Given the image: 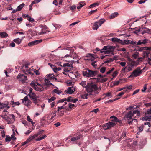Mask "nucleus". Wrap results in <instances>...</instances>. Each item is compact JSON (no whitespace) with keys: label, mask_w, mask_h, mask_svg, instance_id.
<instances>
[{"label":"nucleus","mask_w":151,"mask_h":151,"mask_svg":"<svg viewBox=\"0 0 151 151\" xmlns=\"http://www.w3.org/2000/svg\"><path fill=\"white\" fill-rule=\"evenodd\" d=\"M76 88L75 87H69L68 88L67 90H66L65 92L66 93L72 94L76 91Z\"/></svg>","instance_id":"nucleus-18"},{"label":"nucleus","mask_w":151,"mask_h":151,"mask_svg":"<svg viewBox=\"0 0 151 151\" xmlns=\"http://www.w3.org/2000/svg\"><path fill=\"white\" fill-rule=\"evenodd\" d=\"M56 116V112L54 111L53 113H52L49 116V119L51 120L54 117Z\"/></svg>","instance_id":"nucleus-37"},{"label":"nucleus","mask_w":151,"mask_h":151,"mask_svg":"<svg viewBox=\"0 0 151 151\" xmlns=\"http://www.w3.org/2000/svg\"><path fill=\"white\" fill-rule=\"evenodd\" d=\"M12 106L13 107H14L16 105H19L20 104V103L19 101H17V102H13V101H12Z\"/></svg>","instance_id":"nucleus-48"},{"label":"nucleus","mask_w":151,"mask_h":151,"mask_svg":"<svg viewBox=\"0 0 151 151\" xmlns=\"http://www.w3.org/2000/svg\"><path fill=\"white\" fill-rule=\"evenodd\" d=\"M129 62V65L132 67L137 66L139 64V60L134 61L132 59L130 58L129 57L127 58Z\"/></svg>","instance_id":"nucleus-9"},{"label":"nucleus","mask_w":151,"mask_h":151,"mask_svg":"<svg viewBox=\"0 0 151 151\" xmlns=\"http://www.w3.org/2000/svg\"><path fill=\"white\" fill-rule=\"evenodd\" d=\"M148 47H141L139 48L138 50V51L140 52L143 51V57L147 58L148 63L150 64V61L151 60V57H149V56H151V54L149 53V51L148 50Z\"/></svg>","instance_id":"nucleus-2"},{"label":"nucleus","mask_w":151,"mask_h":151,"mask_svg":"<svg viewBox=\"0 0 151 151\" xmlns=\"http://www.w3.org/2000/svg\"><path fill=\"white\" fill-rule=\"evenodd\" d=\"M110 118L113 119L112 120L111 122H119V123H121V120L118 119L116 117H115L114 116H112Z\"/></svg>","instance_id":"nucleus-28"},{"label":"nucleus","mask_w":151,"mask_h":151,"mask_svg":"<svg viewBox=\"0 0 151 151\" xmlns=\"http://www.w3.org/2000/svg\"><path fill=\"white\" fill-rule=\"evenodd\" d=\"M148 41V40L146 39L140 40H139L137 42V45H141L142 44H145Z\"/></svg>","instance_id":"nucleus-24"},{"label":"nucleus","mask_w":151,"mask_h":151,"mask_svg":"<svg viewBox=\"0 0 151 151\" xmlns=\"http://www.w3.org/2000/svg\"><path fill=\"white\" fill-rule=\"evenodd\" d=\"M88 94L86 93L84 94H81L80 95V96L81 98L83 99H86L88 98Z\"/></svg>","instance_id":"nucleus-43"},{"label":"nucleus","mask_w":151,"mask_h":151,"mask_svg":"<svg viewBox=\"0 0 151 151\" xmlns=\"http://www.w3.org/2000/svg\"><path fill=\"white\" fill-rule=\"evenodd\" d=\"M111 41L113 42H119L121 40L117 38L113 37L111 38Z\"/></svg>","instance_id":"nucleus-42"},{"label":"nucleus","mask_w":151,"mask_h":151,"mask_svg":"<svg viewBox=\"0 0 151 151\" xmlns=\"http://www.w3.org/2000/svg\"><path fill=\"white\" fill-rule=\"evenodd\" d=\"M22 40V39H20L19 38L14 39L13 40L14 42H15L16 44L19 45L20 44Z\"/></svg>","instance_id":"nucleus-29"},{"label":"nucleus","mask_w":151,"mask_h":151,"mask_svg":"<svg viewBox=\"0 0 151 151\" xmlns=\"http://www.w3.org/2000/svg\"><path fill=\"white\" fill-rule=\"evenodd\" d=\"M75 106V105L74 104L69 103V107L66 109V110L68 111H70L69 109H72Z\"/></svg>","instance_id":"nucleus-40"},{"label":"nucleus","mask_w":151,"mask_h":151,"mask_svg":"<svg viewBox=\"0 0 151 151\" xmlns=\"http://www.w3.org/2000/svg\"><path fill=\"white\" fill-rule=\"evenodd\" d=\"M24 6V3H22L18 6L17 8V10H18V11H20Z\"/></svg>","instance_id":"nucleus-36"},{"label":"nucleus","mask_w":151,"mask_h":151,"mask_svg":"<svg viewBox=\"0 0 151 151\" xmlns=\"http://www.w3.org/2000/svg\"><path fill=\"white\" fill-rule=\"evenodd\" d=\"M116 124L115 122H110L109 123L103 124L102 127L104 130H106L113 127Z\"/></svg>","instance_id":"nucleus-11"},{"label":"nucleus","mask_w":151,"mask_h":151,"mask_svg":"<svg viewBox=\"0 0 151 151\" xmlns=\"http://www.w3.org/2000/svg\"><path fill=\"white\" fill-rule=\"evenodd\" d=\"M106 21L105 19L104 18H101L99 21H97L99 26H101Z\"/></svg>","instance_id":"nucleus-27"},{"label":"nucleus","mask_w":151,"mask_h":151,"mask_svg":"<svg viewBox=\"0 0 151 151\" xmlns=\"http://www.w3.org/2000/svg\"><path fill=\"white\" fill-rule=\"evenodd\" d=\"M118 15V13L117 12H115L112 13L109 16V18L110 19H113L116 17Z\"/></svg>","instance_id":"nucleus-35"},{"label":"nucleus","mask_w":151,"mask_h":151,"mask_svg":"<svg viewBox=\"0 0 151 151\" xmlns=\"http://www.w3.org/2000/svg\"><path fill=\"white\" fill-rule=\"evenodd\" d=\"M104 95L105 96V97H112V95L111 93L108 92L104 94Z\"/></svg>","instance_id":"nucleus-44"},{"label":"nucleus","mask_w":151,"mask_h":151,"mask_svg":"<svg viewBox=\"0 0 151 151\" xmlns=\"http://www.w3.org/2000/svg\"><path fill=\"white\" fill-rule=\"evenodd\" d=\"M136 122L137 123V120L136 119H132V121H129H129H128V124L129 125L131 124H132V122Z\"/></svg>","instance_id":"nucleus-58"},{"label":"nucleus","mask_w":151,"mask_h":151,"mask_svg":"<svg viewBox=\"0 0 151 151\" xmlns=\"http://www.w3.org/2000/svg\"><path fill=\"white\" fill-rule=\"evenodd\" d=\"M11 138L9 136L7 135L5 138V141L6 142H9L11 140Z\"/></svg>","instance_id":"nucleus-51"},{"label":"nucleus","mask_w":151,"mask_h":151,"mask_svg":"<svg viewBox=\"0 0 151 151\" xmlns=\"http://www.w3.org/2000/svg\"><path fill=\"white\" fill-rule=\"evenodd\" d=\"M15 135V133L14 132V131L13 133L12 134L11 136V139H12L13 140H15L16 139V137L15 136H14V135Z\"/></svg>","instance_id":"nucleus-52"},{"label":"nucleus","mask_w":151,"mask_h":151,"mask_svg":"<svg viewBox=\"0 0 151 151\" xmlns=\"http://www.w3.org/2000/svg\"><path fill=\"white\" fill-rule=\"evenodd\" d=\"M134 76H129L128 77L127 79L126 78H123V79H120V80H121V83H123L125 82H127V79H129V78H131L132 77H133Z\"/></svg>","instance_id":"nucleus-38"},{"label":"nucleus","mask_w":151,"mask_h":151,"mask_svg":"<svg viewBox=\"0 0 151 151\" xmlns=\"http://www.w3.org/2000/svg\"><path fill=\"white\" fill-rule=\"evenodd\" d=\"M80 138V136L79 135L76 137H73L71 139V141L72 142H76Z\"/></svg>","instance_id":"nucleus-32"},{"label":"nucleus","mask_w":151,"mask_h":151,"mask_svg":"<svg viewBox=\"0 0 151 151\" xmlns=\"http://www.w3.org/2000/svg\"><path fill=\"white\" fill-rule=\"evenodd\" d=\"M83 76H94L97 74V72L91 71L88 69H85L83 71Z\"/></svg>","instance_id":"nucleus-8"},{"label":"nucleus","mask_w":151,"mask_h":151,"mask_svg":"<svg viewBox=\"0 0 151 151\" xmlns=\"http://www.w3.org/2000/svg\"><path fill=\"white\" fill-rule=\"evenodd\" d=\"M99 3H95L90 5L89 7L90 8H92L98 6L99 5Z\"/></svg>","instance_id":"nucleus-41"},{"label":"nucleus","mask_w":151,"mask_h":151,"mask_svg":"<svg viewBox=\"0 0 151 151\" xmlns=\"http://www.w3.org/2000/svg\"><path fill=\"white\" fill-rule=\"evenodd\" d=\"M141 68L140 67H138L136 69L134 70L132 73V74L130 76H132V75L134 76H138L142 74L143 69H141Z\"/></svg>","instance_id":"nucleus-15"},{"label":"nucleus","mask_w":151,"mask_h":151,"mask_svg":"<svg viewBox=\"0 0 151 151\" xmlns=\"http://www.w3.org/2000/svg\"><path fill=\"white\" fill-rule=\"evenodd\" d=\"M141 33L144 34L145 33L151 34V30L149 28L145 27L144 29L141 30Z\"/></svg>","instance_id":"nucleus-22"},{"label":"nucleus","mask_w":151,"mask_h":151,"mask_svg":"<svg viewBox=\"0 0 151 151\" xmlns=\"http://www.w3.org/2000/svg\"><path fill=\"white\" fill-rule=\"evenodd\" d=\"M48 65H49L52 68V70L55 72H57L61 70V68H57L56 66L53 65L50 63H49Z\"/></svg>","instance_id":"nucleus-21"},{"label":"nucleus","mask_w":151,"mask_h":151,"mask_svg":"<svg viewBox=\"0 0 151 151\" xmlns=\"http://www.w3.org/2000/svg\"><path fill=\"white\" fill-rule=\"evenodd\" d=\"M53 91L58 94H59L61 93V91L59 90L58 88L54 89Z\"/></svg>","instance_id":"nucleus-45"},{"label":"nucleus","mask_w":151,"mask_h":151,"mask_svg":"<svg viewBox=\"0 0 151 151\" xmlns=\"http://www.w3.org/2000/svg\"><path fill=\"white\" fill-rule=\"evenodd\" d=\"M17 78L22 83L25 82L27 80V76H17Z\"/></svg>","instance_id":"nucleus-23"},{"label":"nucleus","mask_w":151,"mask_h":151,"mask_svg":"<svg viewBox=\"0 0 151 151\" xmlns=\"http://www.w3.org/2000/svg\"><path fill=\"white\" fill-rule=\"evenodd\" d=\"M112 49L113 46L109 45L105 46L102 49H101L100 52L105 54H108L111 52V50Z\"/></svg>","instance_id":"nucleus-7"},{"label":"nucleus","mask_w":151,"mask_h":151,"mask_svg":"<svg viewBox=\"0 0 151 151\" xmlns=\"http://www.w3.org/2000/svg\"><path fill=\"white\" fill-rule=\"evenodd\" d=\"M97 9H95L90 11L88 13V14L89 15H91L92 14H93L97 11Z\"/></svg>","instance_id":"nucleus-53"},{"label":"nucleus","mask_w":151,"mask_h":151,"mask_svg":"<svg viewBox=\"0 0 151 151\" xmlns=\"http://www.w3.org/2000/svg\"><path fill=\"white\" fill-rule=\"evenodd\" d=\"M98 87L97 85L92 82L88 83L86 87V90L89 95L97 94L99 93L97 91Z\"/></svg>","instance_id":"nucleus-1"},{"label":"nucleus","mask_w":151,"mask_h":151,"mask_svg":"<svg viewBox=\"0 0 151 151\" xmlns=\"http://www.w3.org/2000/svg\"><path fill=\"white\" fill-rule=\"evenodd\" d=\"M42 87L43 88V90H44V89H47V87L49 86H46L45 84H42Z\"/></svg>","instance_id":"nucleus-61"},{"label":"nucleus","mask_w":151,"mask_h":151,"mask_svg":"<svg viewBox=\"0 0 151 151\" xmlns=\"http://www.w3.org/2000/svg\"><path fill=\"white\" fill-rule=\"evenodd\" d=\"M64 108L67 109L66 107L64 106V105H63L62 106H58V107L57 111L58 117H60L64 114V111H61V110Z\"/></svg>","instance_id":"nucleus-14"},{"label":"nucleus","mask_w":151,"mask_h":151,"mask_svg":"<svg viewBox=\"0 0 151 151\" xmlns=\"http://www.w3.org/2000/svg\"><path fill=\"white\" fill-rule=\"evenodd\" d=\"M139 53L138 52H135V53L133 54L132 55V56L134 59H136L137 58L138 56Z\"/></svg>","instance_id":"nucleus-46"},{"label":"nucleus","mask_w":151,"mask_h":151,"mask_svg":"<svg viewBox=\"0 0 151 151\" xmlns=\"http://www.w3.org/2000/svg\"><path fill=\"white\" fill-rule=\"evenodd\" d=\"M55 99V98L54 97H52L50 99H48V102L49 103L51 102H52V101L54 100Z\"/></svg>","instance_id":"nucleus-54"},{"label":"nucleus","mask_w":151,"mask_h":151,"mask_svg":"<svg viewBox=\"0 0 151 151\" xmlns=\"http://www.w3.org/2000/svg\"><path fill=\"white\" fill-rule=\"evenodd\" d=\"M51 76H47V77L45 80V83L44 84H45L47 86H49L50 85L52 84L50 83V81L49 80L50 79V80H52V78L51 77Z\"/></svg>","instance_id":"nucleus-20"},{"label":"nucleus","mask_w":151,"mask_h":151,"mask_svg":"<svg viewBox=\"0 0 151 151\" xmlns=\"http://www.w3.org/2000/svg\"><path fill=\"white\" fill-rule=\"evenodd\" d=\"M80 85H81L83 87H85L86 89V87L87 85H86V83L85 81H83L80 83Z\"/></svg>","instance_id":"nucleus-47"},{"label":"nucleus","mask_w":151,"mask_h":151,"mask_svg":"<svg viewBox=\"0 0 151 151\" xmlns=\"http://www.w3.org/2000/svg\"><path fill=\"white\" fill-rule=\"evenodd\" d=\"M64 108L67 109L66 107L64 106V105H63L62 106H58V107L57 111L58 117H60L64 114V111H61V110Z\"/></svg>","instance_id":"nucleus-13"},{"label":"nucleus","mask_w":151,"mask_h":151,"mask_svg":"<svg viewBox=\"0 0 151 151\" xmlns=\"http://www.w3.org/2000/svg\"><path fill=\"white\" fill-rule=\"evenodd\" d=\"M147 85H146V84H145L144 85V87H143V89H142L141 90V91L142 92H145V91L147 89Z\"/></svg>","instance_id":"nucleus-62"},{"label":"nucleus","mask_w":151,"mask_h":151,"mask_svg":"<svg viewBox=\"0 0 151 151\" xmlns=\"http://www.w3.org/2000/svg\"><path fill=\"white\" fill-rule=\"evenodd\" d=\"M68 63H64L63 65V67H65L64 69V72H63V74L65 75H68L69 74H67L65 73V72H69L71 69H73V66L72 64L74 62L73 60L72 61H67Z\"/></svg>","instance_id":"nucleus-3"},{"label":"nucleus","mask_w":151,"mask_h":151,"mask_svg":"<svg viewBox=\"0 0 151 151\" xmlns=\"http://www.w3.org/2000/svg\"><path fill=\"white\" fill-rule=\"evenodd\" d=\"M34 73H35V74L36 75H39L40 74L39 70L34 69L27 70L25 72V74L26 75H33Z\"/></svg>","instance_id":"nucleus-12"},{"label":"nucleus","mask_w":151,"mask_h":151,"mask_svg":"<svg viewBox=\"0 0 151 151\" xmlns=\"http://www.w3.org/2000/svg\"><path fill=\"white\" fill-rule=\"evenodd\" d=\"M119 83H121V80H119V81H115L114 83L113 84L114 85H117Z\"/></svg>","instance_id":"nucleus-55"},{"label":"nucleus","mask_w":151,"mask_h":151,"mask_svg":"<svg viewBox=\"0 0 151 151\" xmlns=\"http://www.w3.org/2000/svg\"><path fill=\"white\" fill-rule=\"evenodd\" d=\"M65 101H66V98H63L59 100V101L57 103L63 102Z\"/></svg>","instance_id":"nucleus-57"},{"label":"nucleus","mask_w":151,"mask_h":151,"mask_svg":"<svg viewBox=\"0 0 151 151\" xmlns=\"http://www.w3.org/2000/svg\"><path fill=\"white\" fill-rule=\"evenodd\" d=\"M99 25L97 22H95L93 26V29L94 30H96L99 28Z\"/></svg>","instance_id":"nucleus-30"},{"label":"nucleus","mask_w":151,"mask_h":151,"mask_svg":"<svg viewBox=\"0 0 151 151\" xmlns=\"http://www.w3.org/2000/svg\"><path fill=\"white\" fill-rule=\"evenodd\" d=\"M125 88V92H126L128 90H131L132 88V85H126L124 87Z\"/></svg>","instance_id":"nucleus-33"},{"label":"nucleus","mask_w":151,"mask_h":151,"mask_svg":"<svg viewBox=\"0 0 151 151\" xmlns=\"http://www.w3.org/2000/svg\"><path fill=\"white\" fill-rule=\"evenodd\" d=\"M30 100L28 99L27 96H25L24 99H22V103L27 106H28L30 103Z\"/></svg>","instance_id":"nucleus-16"},{"label":"nucleus","mask_w":151,"mask_h":151,"mask_svg":"<svg viewBox=\"0 0 151 151\" xmlns=\"http://www.w3.org/2000/svg\"><path fill=\"white\" fill-rule=\"evenodd\" d=\"M42 41V40H37L29 42L28 45L29 47H32L40 43Z\"/></svg>","instance_id":"nucleus-17"},{"label":"nucleus","mask_w":151,"mask_h":151,"mask_svg":"<svg viewBox=\"0 0 151 151\" xmlns=\"http://www.w3.org/2000/svg\"><path fill=\"white\" fill-rule=\"evenodd\" d=\"M0 35L1 38H5L7 37L8 35L7 33L4 32H0Z\"/></svg>","instance_id":"nucleus-34"},{"label":"nucleus","mask_w":151,"mask_h":151,"mask_svg":"<svg viewBox=\"0 0 151 151\" xmlns=\"http://www.w3.org/2000/svg\"><path fill=\"white\" fill-rule=\"evenodd\" d=\"M135 114H137V116H139L140 115V113L139 111L138 110H135L133 111V112L130 111L129 112L126 114L125 116L128 119V120L132 119V118L134 116V115Z\"/></svg>","instance_id":"nucleus-6"},{"label":"nucleus","mask_w":151,"mask_h":151,"mask_svg":"<svg viewBox=\"0 0 151 151\" xmlns=\"http://www.w3.org/2000/svg\"><path fill=\"white\" fill-rule=\"evenodd\" d=\"M92 82H104L107 80V78L103 77V76H98L97 78H91Z\"/></svg>","instance_id":"nucleus-10"},{"label":"nucleus","mask_w":151,"mask_h":151,"mask_svg":"<svg viewBox=\"0 0 151 151\" xmlns=\"http://www.w3.org/2000/svg\"><path fill=\"white\" fill-rule=\"evenodd\" d=\"M72 99V97L71 96H69L67 98H66V101L68 102H71Z\"/></svg>","instance_id":"nucleus-60"},{"label":"nucleus","mask_w":151,"mask_h":151,"mask_svg":"<svg viewBox=\"0 0 151 151\" xmlns=\"http://www.w3.org/2000/svg\"><path fill=\"white\" fill-rule=\"evenodd\" d=\"M27 19L30 22H34L35 21L34 19L33 18H31L30 17H29V18H27Z\"/></svg>","instance_id":"nucleus-63"},{"label":"nucleus","mask_w":151,"mask_h":151,"mask_svg":"<svg viewBox=\"0 0 151 151\" xmlns=\"http://www.w3.org/2000/svg\"><path fill=\"white\" fill-rule=\"evenodd\" d=\"M86 4V3L84 2H81L79 3V6H78L77 7V9L78 10H80L81 7L84 6Z\"/></svg>","instance_id":"nucleus-31"},{"label":"nucleus","mask_w":151,"mask_h":151,"mask_svg":"<svg viewBox=\"0 0 151 151\" xmlns=\"http://www.w3.org/2000/svg\"><path fill=\"white\" fill-rule=\"evenodd\" d=\"M46 137V136L45 135H44L42 136L41 137L40 136L38 138L36 139L35 140L36 141H38L43 139L45 138Z\"/></svg>","instance_id":"nucleus-39"},{"label":"nucleus","mask_w":151,"mask_h":151,"mask_svg":"<svg viewBox=\"0 0 151 151\" xmlns=\"http://www.w3.org/2000/svg\"><path fill=\"white\" fill-rule=\"evenodd\" d=\"M31 86L34 88L36 91H43V88L42 87V85L39 84L36 81H33L30 83Z\"/></svg>","instance_id":"nucleus-4"},{"label":"nucleus","mask_w":151,"mask_h":151,"mask_svg":"<svg viewBox=\"0 0 151 151\" xmlns=\"http://www.w3.org/2000/svg\"><path fill=\"white\" fill-rule=\"evenodd\" d=\"M143 127L144 125H142L141 126L139 127H138L139 132H141L143 130Z\"/></svg>","instance_id":"nucleus-56"},{"label":"nucleus","mask_w":151,"mask_h":151,"mask_svg":"<svg viewBox=\"0 0 151 151\" xmlns=\"http://www.w3.org/2000/svg\"><path fill=\"white\" fill-rule=\"evenodd\" d=\"M78 100V98H76L74 99H72V100L71 101V102H73L74 103H76L77 101Z\"/></svg>","instance_id":"nucleus-64"},{"label":"nucleus","mask_w":151,"mask_h":151,"mask_svg":"<svg viewBox=\"0 0 151 151\" xmlns=\"http://www.w3.org/2000/svg\"><path fill=\"white\" fill-rule=\"evenodd\" d=\"M27 121L31 122L32 124L33 125L34 123L33 122L32 119L30 118V116H27Z\"/></svg>","instance_id":"nucleus-50"},{"label":"nucleus","mask_w":151,"mask_h":151,"mask_svg":"<svg viewBox=\"0 0 151 151\" xmlns=\"http://www.w3.org/2000/svg\"><path fill=\"white\" fill-rule=\"evenodd\" d=\"M28 95L30 97L31 99L33 100L35 104L37 103L36 100L37 97L35 93L33 92H31Z\"/></svg>","instance_id":"nucleus-19"},{"label":"nucleus","mask_w":151,"mask_h":151,"mask_svg":"<svg viewBox=\"0 0 151 151\" xmlns=\"http://www.w3.org/2000/svg\"><path fill=\"white\" fill-rule=\"evenodd\" d=\"M118 57L117 56H114L113 57L109 58V60L104 62L105 63H106L109 62H111L114 60H117Z\"/></svg>","instance_id":"nucleus-26"},{"label":"nucleus","mask_w":151,"mask_h":151,"mask_svg":"<svg viewBox=\"0 0 151 151\" xmlns=\"http://www.w3.org/2000/svg\"><path fill=\"white\" fill-rule=\"evenodd\" d=\"M8 104L6 103H3L0 102V108L1 109L5 108H7L9 109L10 107L8 106Z\"/></svg>","instance_id":"nucleus-25"},{"label":"nucleus","mask_w":151,"mask_h":151,"mask_svg":"<svg viewBox=\"0 0 151 151\" xmlns=\"http://www.w3.org/2000/svg\"><path fill=\"white\" fill-rule=\"evenodd\" d=\"M76 6L75 5H73L70 7V8L71 11L72 12L74 11L76 9Z\"/></svg>","instance_id":"nucleus-49"},{"label":"nucleus","mask_w":151,"mask_h":151,"mask_svg":"<svg viewBox=\"0 0 151 151\" xmlns=\"http://www.w3.org/2000/svg\"><path fill=\"white\" fill-rule=\"evenodd\" d=\"M43 132V130L40 131L36 133H35L33 135H31L30 136L29 138H28L26 141L23 142V145H24L25 144L29 143L31 141L33 140L36 137H38L41 133H42Z\"/></svg>","instance_id":"nucleus-5"},{"label":"nucleus","mask_w":151,"mask_h":151,"mask_svg":"<svg viewBox=\"0 0 151 151\" xmlns=\"http://www.w3.org/2000/svg\"><path fill=\"white\" fill-rule=\"evenodd\" d=\"M106 70V68L104 67H103L101 68L100 70V71L102 73H104L105 71Z\"/></svg>","instance_id":"nucleus-59"}]
</instances>
